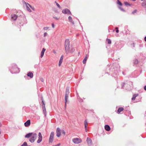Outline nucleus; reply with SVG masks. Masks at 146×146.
I'll list each match as a JSON object with an SVG mask.
<instances>
[{
    "label": "nucleus",
    "mask_w": 146,
    "mask_h": 146,
    "mask_svg": "<svg viewBox=\"0 0 146 146\" xmlns=\"http://www.w3.org/2000/svg\"><path fill=\"white\" fill-rule=\"evenodd\" d=\"M17 65L14 63L12 64L9 68V70L12 74L19 73L20 71Z\"/></svg>",
    "instance_id": "1"
},
{
    "label": "nucleus",
    "mask_w": 146,
    "mask_h": 146,
    "mask_svg": "<svg viewBox=\"0 0 146 146\" xmlns=\"http://www.w3.org/2000/svg\"><path fill=\"white\" fill-rule=\"evenodd\" d=\"M109 70V72H108L106 73L111 74V76L115 78V76H114V75H116L118 73L117 68L113 66V67L110 68Z\"/></svg>",
    "instance_id": "2"
},
{
    "label": "nucleus",
    "mask_w": 146,
    "mask_h": 146,
    "mask_svg": "<svg viewBox=\"0 0 146 146\" xmlns=\"http://www.w3.org/2000/svg\"><path fill=\"white\" fill-rule=\"evenodd\" d=\"M65 52L68 54L70 51V41L68 39L65 40L64 43Z\"/></svg>",
    "instance_id": "3"
},
{
    "label": "nucleus",
    "mask_w": 146,
    "mask_h": 146,
    "mask_svg": "<svg viewBox=\"0 0 146 146\" xmlns=\"http://www.w3.org/2000/svg\"><path fill=\"white\" fill-rule=\"evenodd\" d=\"M70 87L68 86L66 87V93L65 94V105L66 106V103L68 102V95L70 93L69 90H70Z\"/></svg>",
    "instance_id": "4"
},
{
    "label": "nucleus",
    "mask_w": 146,
    "mask_h": 146,
    "mask_svg": "<svg viewBox=\"0 0 146 146\" xmlns=\"http://www.w3.org/2000/svg\"><path fill=\"white\" fill-rule=\"evenodd\" d=\"M31 136V138L29 139V141L31 143H33L35 142L37 137V134L36 133H33Z\"/></svg>",
    "instance_id": "5"
},
{
    "label": "nucleus",
    "mask_w": 146,
    "mask_h": 146,
    "mask_svg": "<svg viewBox=\"0 0 146 146\" xmlns=\"http://www.w3.org/2000/svg\"><path fill=\"white\" fill-rule=\"evenodd\" d=\"M42 106L43 110V112L44 115L45 116H46V108L45 107V103L43 101V100L42 99Z\"/></svg>",
    "instance_id": "6"
},
{
    "label": "nucleus",
    "mask_w": 146,
    "mask_h": 146,
    "mask_svg": "<svg viewBox=\"0 0 146 146\" xmlns=\"http://www.w3.org/2000/svg\"><path fill=\"white\" fill-rule=\"evenodd\" d=\"M54 132H51L50 133L49 140V143H52L54 139Z\"/></svg>",
    "instance_id": "7"
},
{
    "label": "nucleus",
    "mask_w": 146,
    "mask_h": 146,
    "mask_svg": "<svg viewBox=\"0 0 146 146\" xmlns=\"http://www.w3.org/2000/svg\"><path fill=\"white\" fill-rule=\"evenodd\" d=\"M62 12L63 13L65 14H67V15H72V14L70 10L66 8L65 9H64L63 10Z\"/></svg>",
    "instance_id": "8"
},
{
    "label": "nucleus",
    "mask_w": 146,
    "mask_h": 146,
    "mask_svg": "<svg viewBox=\"0 0 146 146\" xmlns=\"http://www.w3.org/2000/svg\"><path fill=\"white\" fill-rule=\"evenodd\" d=\"M42 137L40 132H39L38 134V139L37 141L38 143H39L42 141Z\"/></svg>",
    "instance_id": "9"
},
{
    "label": "nucleus",
    "mask_w": 146,
    "mask_h": 146,
    "mask_svg": "<svg viewBox=\"0 0 146 146\" xmlns=\"http://www.w3.org/2000/svg\"><path fill=\"white\" fill-rule=\"evenodd\" d=\"M56 135L57 137H60L61 135L60 129L59 127L57 128L56 130Z\"/></svg>",
    "instance_id": "10"
},
{
    "label": "nucleus",
    "mask_w": 146,
    "mask_h": 146,
    "mask_svg": "<svg viewBox=\"0 0 146 146\" xmlns=\"http://www.w3.org/2000/svg\"><path fill=\"white\" fill-rule=\"evenodd\" d=\"M18 17L17 15L13 14L11 15V19L13 21H15Z\"/></svg>",
    "instance_id": "11"
},
{
    "label": "nucleus",
    "mask_w": 146,
    "mask_h": 146,
    "mask_svg": "<svg viewBox=\"0 0 146 146\" xmlns=\"http://www.w3.org/2000/svg\"><path fill=\"white\" fill-rule=\"evenodd\" d=\"M86 141L89 145H91L92 144V140L89 137H87Z\"/></svg>",
    "instance_id": "12"
},
{
    "label": "nucleus",
    "mask_w": 146,
    "mask_h": 146,
    "mask_svg": "<svg viewBox=\"0 0 146 146\" xmlns=\"http://www.w3.org/2000/svg\"><path fill=\"white\" fill-rule=\"evenodd\" d=\"M64 57V56L63 55H62L60 57V59L59 60L58 63V66H60L61 65L63 61V59Z\"/></svg>",
    "instance_id": "13"
},
{
    "label": "nucleus",
    "mask_w": 146,
    "mask_h": 146,
    "mask_svg": "<svg viewBox=\"0 0 146 146\" xmlns=\"http://www.w3.org/2000/svg\"><path fill=\"white\" fill-rule=\"evenodd\" d=\"M33 133L32 132L28 133L25 135V138H29L31 136Z\"/></svg>",
    "instance_id": "14"
},
{
    "label": "nucleus",
    "mask_w": 146,
    "mask_h": 146,
    "mask_svg": "<svg viewBox=\"0 0 146 146\" xmlns=\"http://www.w3.org/2000/svg\"><path fill=\"white\" fill-rule=\"evenodd\" d=\"M31 123L30 120H28L26 121L25 123V126L26 127H28L30 125Z\"/></svg>",
    "instance_id": "15"
},
{
    "label": "nucleus",
    "mask_w": 146,
    "mask_h": 146,
    "mask_svg": "<svg viewBox=\"0 0 146 146\" xmlns=\"http://www.w3.org/2000/svg\"><path fill=\"white\" fill-rule=\"evenodd\" d=\"M72 141L75 143H80L79 139L77 138L73 139Z\"/></svg>",
    "instance_id": "16"
},
{
    "label": "nucleus",
    "mask_w": 146,
    "mask_h": 146,
    "mask_svg": "<svg viewBox=\"0 0 146 146\" xmlns=\"http://www.w3.org/2000/svg\"><path fill=\"white\" fill-rule=\"evenodd\" d=\"M123 107H120L117 110V113L119 114L121 111L123 110Z\"/></svg>",
    "instance_id": "17"
},
{
    "label": "nucleus",
    "mask_w": 146,
    "mask_h": 146,
    "mask_svg": "<svg viewBox=\"0 0 146 146\" xmlns=\"http://www.w3.org/2000/svg\"><path fill=\"white\" fill-rule=\"evenodd\" d=\"M104 128L105 130L107 131H109L110 130V127L108 125H106L104 126Z\"/></svg>",
    "instance_id": "18"
},
{
    "label": "nucleus",
    "mask_w": 146,
    "mask_h": 146,
    "mask_svg": "<svg viewBox=\"0 0 146 146\" xmlns=\"http://www.w3.org/2000/svg\"><path fill=\"white\" fill-rule=\"evenodd\" d=\"M45 50L46 49H45L44 48H42L41 53L40 57L41 58L43 57L44 55V52L45 51Z\"/></svg>",
    "instance_id": "19"
},
{
    "label": "nucleus",
    "mask_w": 146,
    "mask_h": 146,
    "mask_svg": "<svg viewBox=\"0 0 146 146\" xmlns=\"http://www.w3.org/2000/svg\"><path fill=\"white\" fill-rule=\"evenodd\" d=\"M27 76L31 78H33V74L31 72H29L27 74Z\"/></svg>",
    "instance_id": "20"
},
{
    "label": "nucleus",
    "mask_w": 146,
    "mask_h": 146,
    "mask_svg": "<svg viewBox=\"0 0 146 146\" xmlns=\"http://www.w3.org/2000/svg\"><path fill=\"white\" fill-rule=\"evenodd\" d=\"M141 6L144 8H146V0H144L142 3Z\"/></svg>",
    "instance_id": "21"
},
{
    "label": "nucleus",
    "mask_w": 146,
    "mask_h": 146,
    "mask_svg": "<svg viewBox=\"0 0 146 146\" xmlns=\"http://www.w3.org/2000/svg\"><path fill=\"white\" fill-rule=\"evenodd\" d=\"M84 125L85 131L86 132L87 131V120L86 119L84 121Z\"/></svg>",
    "instance_id": "22"
},
{
    "label": "nucleus",
    "mask_w": 146,
    "mask_h": 146,
    "mask_svg": "<svg viewBox=\"0 0 146 146\" xmlns=\"http://www.w3.org/2000/svg\"><path fill=\"white\" fill-rule=\"evenodd\" d=\"M87 55H86V56L84 58L83 60V63L84 64H85L86 63V61L87 60Z\"/></svg>",
    "instance_id": "23"
},
{
    "label": "nucleus",
    "mask_w": 146,
    "mask_h": 146,
    "mask_svg": "<svg viewBox=\"0 0 146 146\" xmlns=\"http://www.w3.org/2000/svg\"><path fill=\"white\" fill-rule=\"evenodd\" d=\"M138 96V94H135L133 95V97L131 98L132 100H135L136 97Z\"/></svg>",
    "instance_id": "24"
},
{
    "label": "nucleus",
    "mask_w": 146,
    "mask_h": 146,
    "mask_svg": "<svg viewBox=\"0 0 146 146\" xmlns=\"http://www.w3.org/2000/svg\"><path fill=\"white\" fill-rule=\"evenodd\" d=\"M28 5H25V6H26V8L27 9V10L30 12H31V9L29 8V7H28Z\"/></svg>",
    "instance_id": "25"
},
{
    "label": "nucleus",
    "mask_w": 146,
    "mask_h": 146,
    "mask_svg": "<svg viewBox=\"0 0 146 146\" xmlns=\"http://www.w3.org/2000/svg\"><path fill=\"white\" fill-rule=\"evenodd\" d=\"M133 62L134 64H136L138 63V61L137 59H135L133 60Z\"/></svg>",
    "instance_id": "26"
},
{
    "label": "nucleus",
    "mask_w": 146,
    "mask_h": 146,
    "mask_svg": "<svg viewBox=\"0 0 146 146\" xmlns=\"http://www.w3.org/2000/svg\"><path fill=\"white\" fill-rule=\"evenodd\" d=\"M75 50V49L73 48H71L69 52L70 53H72L74 52Z\"/></svg>",
    "instance_id": "27"
},
{
    "label": "nucleus",
    "mask_w": 146,
    "mask_h": 146,
    "mask_svg": "<svg viewBox=\"0 0 146 146\" xmlns=\"http://www.w3.org/2000/svg\"><path fill=\"white\" fill-rule=\"evenodd\" d=\"M117 3L120 6H122V3L119 1V0H117Z\"/></svg>",
    "instance_id": "28"
},
{
    "label": "nucleus",
    "mask_w": 146,
    "mask_h": 146,
    "mask_svg": "<svg viewBox=\"0 0 146 146\" xmlns=\"http://www.w3.org/2000/svg\"><path fill=\"white\" fill-rule=\"evenodd\" d=\"M118 8L121 11H123V12H125V10H124L123 8H122L121 7H118Z\"/></svg>",
    "instance_id": "29"
},
{
    "label": "nucleus",
    "mask_w": 146,
    "mask_h": 146,
    "mask_svg": "<svg viewBox=\"0 0 146 146\" xmlns=\"http://www.w3.org/2000/svg\"><path fill=\"white\" fill-rule=\"evenodd\" d=\"M107 41L108 43V44H110L111 43V40L110 39L107 38Z\"/></svg>",
    "instance_id": "30"
},
{
    "label": "nucleus",
    "mask_w": 146,
    "mask_h": 146,
    "mask_svg": "<svg viewBox=\"0 0 146 146\" xmlns=\"http://www.w3.org/2000/svg\"><path fill=\"white\" fill-rule=\"evenodd\" d=\"M27 144L26 142H24L21 146H27Z\"/></svg>",
    "instance_id": "31"
},
{
    "label": "nucleus",
    "mask_w": 146,
    "mask_h": 146,
    "mask_svg": "<svg viewBox=\"0 0 146 146\" xmlns=\"http://www.w3.org/2000/svg\"><path fill=\"white\" fill-rule=\"evenodd\" d=\"M124 4H125V5L126 6L129 5V6H130L131 5L129 3H128L127 2H124Z\"/></svg>",
    "instance_id": "32"
},
{
    "label": "nucleus",
    "mask_w": 146,
    "mask_h": 146,
    "mask_svg": "<svg viewBox=\"0 0 146 146\" xmlns=\"http://www.w3.org/2000/svg\"><path fill=\"white\" fill-rule=\"evenodd\" d=\"M54 2L56 4L57 7L60 9V5L56 1H55Z\"/></svg>",
    "instance_id": "33"
},
{
    "label": "nucleus",
    "mask_w": 146,
    "mask_h": 146,
    "mask_svg": "<svg viewBox=\"0 0 146 146\" xmlns=\"http://www.w3.org/2000/svg\"><path fill=\"white\" fill-rule=\"evenodd\" d=\"M126 85V84L124 83H123L121 84V88L123 89L124 88V86L125 85Z\"/></svg>",
    "instance_id": "34"
},
{
    "label": "nucleus",
    "mask_w": 146,
    "mask_h": 146,
    "mask_svg": "<svg viewBox=\"0 0 146 146\" xmlns=\"http://www.w3.org/2000/svg\"><path fill=\"white\" fill-rule=\"evenodd\" d=\"M115 29L116 30V33H118L119 32V30H118V28L117 27H116L115 28Z\"/></svg>",
    "instance_id": "35"
},
{
    "label": "nucleus",
    "mask_w": 146,
    "mask_h": 146,
    "mask_svg": "<svg viewBox=\"0 0 146 146\" xmlns=\"http://www.w3.org/2000/svg\"><path fill=\"white\" fill-rule=\"evenodd\" d=\"M68 19L70 21H71L72 20V17L70 16L68 17Z\"/></svg>",
    "instance_id": "36"
},
{
    "label": "nucleus",
    "mask_w": 146,
    "mask_h": 146,
    "mask_svg": "<svg viewBox=\"0 0 146 146\" xmlns=\"http://www.w3.org/2000/svg\"><path fill=\"white\" fill-rule=\"evenodd\" d=\"M28 5H29V7L32 9L34 10V8L31 5L29 4L28 3H27Z\"/></svg>",
    "instance_id": "37"
},
{
    "label": "nucleus",
    "mask_w": 146,
    "mask_h": 146,
    "mask_svg": "<svg viewBox=\"0 0 146 146\" xmlns=\"http://www.w3.org/2000/svg\"><path fill=\"white\" fill-rule=\"evenodd\" d=\"M49 28V27H44L43 28V29L44 30H47V29H48Z\"/></svg>",
    "instance_id": "38"
},
{
    "label": "nucleus",
    "mask_w": 146,
    "mask_h": 146,
    "mask_svg": "<svg viewBox=\"0 0 146 146\" xmlns=\"http://www.w3.org/2000/svg\"><path fill=\"white\" fill-rule=\"evenodd\" d=\"M137 11L136 10H134V11H133L132 12V13L133 14H134L135 13H136Z\"/></svg>",
    "instance_id": "39"
},
{
    "label": "nucleus",
    "mask_w": 146,
    "mask_h": 146,
    "mask_svg": "<svg viewBox=\"0 0 146 146\" xmlns=\"http://www.w3.org/2000/svg\"><path fill=\"white\" fill-rule=\"evenodd\" d=\"M77 98L78 99H80V102H83V100L82 99H81V98H80V97L79 96L78 97H77Z\"/></svg>",
    "instance_id": "40"
},
{
    "label": "nucleus",
    "mask_w": 146,
    "mask_h": 146,
    "mask_svg": "<svg viewBox=\"0 0 146 146\" xmlns=\"http://www.w3.org/2000/svg\"><path fill=\"white\" fill-rule=\"evenodd\" d=\"M22 3H23V4L25 3V5H28V4H27V3H26V2L25 1H22Z\"/></svg>",
    "instance_id": "41"
},
{
    "label": "nucleus",
    "mask_w": 146,
    "mask_h": 146,
    "mask_svg": "<svg viewBox=\"0 0 146 146\" xmlns=\"http://www.w3.org/2000/svg\"><path fill=\"white\" fill-rule=\"evenodd\" d=\"M53 18L56 20H58L59 19V18L56 17H53Z\"/></svg>",
    "instance_id": "42"
},
{
    "label": "nucleus",
    "mask_w": 146,
    "mask_h": 146,
    "mask_svg": "<svg viewBox=\"0 0 146 146\" xmlns=\"http://www.w3.org/2000/svg\"><path fill=\"white\" fill-rule=\"evenodd\" d=\"M70 22H71L73 25H74V22L72 20Z\"/></svg>",
    "instance_id": "43"
},
{
    "label": "nucleus",
    "mask_w": 146,
    "mask_h": 146,
    "mask_svg": "<svg viewBox=\"0 0 146 146\" xmlns=\"http://www.w3.org/2000/svg\"><path fill=\"white\" fill-rule=\"evenodd\" d=\"M40 80L42 82H44V79H43V78H41Z\"/></svg>",
    "instance_id": "44"
},
{
    "label": "nucleus",
    "mask_w": 146,
    "mask_h": 146,
    "mask_svg": "<svg viewBox=\"0 0 146 146\" xmlns=\"http://www.w3.org/2000/svg\"><path fill=\"white\" fill-rule=\"evenodd\" d=\"M62 134H64V135H65V134L66 133L63 130V131H62Z\"/></svg>",
    "instance_id": "45"
},
{
    "label": "nucleus",
    "mask_w": 146,
    "mask_h": 146,
    "mask_svg": "<svg viewBox=\"0 0 146 146\" xmlns=\"http://www.w3.org/2000/svg\"><path fill=\"white\" fill-rule=\"evenodd\" d=\"M47 35V33H44V36H45Z\"/></svg>",
    "instance_id": "46"
},
{
    "label": "nucleus",
    "mask_w": 146,
    "mask_h": 146,
    "mask_svg": "<svg viewBox=\"0 0 146 146\" xmlns=\"http://www.w3.org/2000/svg\"><path fill=\"white\" fill-rule=\"evenodd\" d=\"M52 25L53 28H54V25L53 23L52 24Z\"/></svg>",
    "instance_id": "47"
},
{
    "label": "nucleus",
    "mask_w": 146,
    "mask_h": 146,
    "mask_svg": "<svg viewBox=\"0 0 146 146\" xmlns=\"http://www.w3.org/2000/svg\"><path fill=\"white\" fill-rule=\"evenodd\" d=\"M144 89L146 91V85L144 86Z\"/></svg>",
    "instance_id": "48"
},
{
    "label": "nucleus",
    "mask_w": 146,
    "mask_h": 146,
    "mask_svg": "<svg viewBox=\"0 0 146 146\" xmlns=\"http://www.w3.org/2000/svg\"><path fill=\"white\" fill-rule=\"evenodd\" d=\"M144 40L145 42H146V36L144 38Z\"/></svg>",
    "instance_id": "49"
},
{
    "label": "nucleus",
    "mask_w": 146,
    "mask_h": 146,
    "mask_svg": "<svg viewBox=\"0 0 146 146\" xmlns=\"http://www.w3.org/2000/svg\"><path fill=\"white\" fill-rule=\"evenodd\" d=\"M2 125L1 122H0V127H1L2 126Z\"/></svg>",
    "instance_id": "50"
},
{
    "label": "nucleus",
    "mask_w": 146,
    "mask_h": 146,
    "mask_svg": "<svg viewBox=\"0 0 146 146\" xmlns=\"http://www.w3.org/2000/svg\"><path fill=\"white\" fill-rule=\"evenodd\" d=\"M132 0V1H136V0Z\"/></svg>",
    "instance_id": "51"
},
{
    "label": "nucleus",
    "mask_w": 146,
    "mask_h": 146,
    "mask_svg": "<svg viewBox=\"0 0 146 146\" xmlns=\"http://www.w3.org/2000/svg\"><path fill=\"white\" fill-rule=\"evenodd\" d=\"M123 74L124 75V72H123Z\"/></svg>",
    "instance_id": "52"
},
{
    "label": "nucleus",
    "mask_w": 146,
    "mask_h": 146,
    "mask_svg": "<svg viewBox=\"0 0 146 146\" xmlns=\"http://www.w3.org/2000/svg\"><path fill=\"white\" fill-rule=\"evenodd\" d=\"M79 22L80 24H80H81V23H80V21H79Z\"/></svg>",
    "instance_id": "53"
},
{
    "label": "nucleus",
    "mask_w": 146,
    "mask_h": 146,
    "mask_svg": "<svg viewBox=\"0 0 146 146\" xmlns=\"http://www.w3.org/2000/svg\"><path fill=\"white\" fill-rule=\"evenodd\" d=\"M141 1H144V0H141Z\"/></svg>",
    "instance_id": "54"
},
{
    "label": "nucleus",
    "mask_w": 146,
    "mask_h": 146,
    "mask_svg": "<svg viewBox=\"0 0 146 146\" xmlns=\"http://www.w3.org/2000/svg\"><path fill=\"white\" fill-rule=\"evenodd\" d=\"M27 146H28V145H27Z\"/></svg>",
    "instance_id": "55"
}]
</instances>
